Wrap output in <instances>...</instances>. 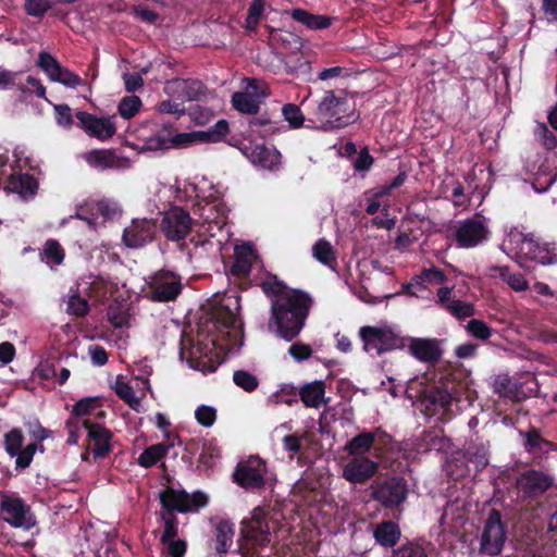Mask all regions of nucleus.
Returning <instances> with one entry per match:
<instances>
[{
	"label": "nucleus",
	"mask_w": 557,
	"mask_h": 557,
	"mask_svg": "<svg viewBox=\"0 0 557 557\" xmlns=\"http://www.w3.org/2000/svg\"><path fill=\"white\" fill-rule=\"evenodd\" d=\"M261 287L272 298L270 327L274 324L280 337L287 342L298 336L305 325L311 305L310 297L288 288L275 276L267 277Z\"/></svg>",
	"instance_id": "1"
},
{
	"label": "nucleus",
	"mask_w": 557,
	"mask_h": 557,
	"mask_svg": "<svg viewBox=\"0 0 557 557\" xmlns=\"http://www.w3.org/2000/svg\"><path fill=\"white\" fill-rule=\"evenodd\" d=\"M359 119L355 97L344 89L326 90L309 113L307 126L330 132L355 123Z\"/></svg>",
	"instance_id": "2"
},
{
	"label": "nucleus",
	"mask_w": 557,
	"mask_h": 557,
	"mask_svg": "<svg viewBox=\"0 0 557 557\" xmlns=\"http://www.w3.org/2000/svg\"><path fill=\"white\" fill-rule=\"evenodd\" d=\"M239 297L235 294L224 295L211 313V323L215 333L212 344L225 346L230 351L243 345V323L238 315Z\"/></svg>",
	"instance_id": "3"
},
{
	"label": "nucleus",
	"mask_w": 557,
	"mask_h": 557,
	"mask_svg": "<svg viewBox=\"0 0 557 557\" xmlns=\"http://www.w3.org/2000/svg\"><path fill=\"white\" fill-rule=\"evenodd\" d=\"M195 135L177 133L174 124H156L148 135H138V148L141 152L162 154L171 149L186 148L193 145Z\"/></svg>",
	"instance_id": "4"
},
{
	"label": "nucleus",
	"mask_w": 557,
	"mask_h": 557,
	"mask_svg": "<svg viewBox=\"0 0 557 557\" xmlns=\"http://www.w3.org/2000/svg\"><path fill=\"white\" fill-rule=\"evenodd\" d=\"M502 250L511 259H515L520 265L527 261H537L544 263L545 250L533 239L531 235L524 234L517 228H512L504 238Z\"/></svg>",
	"instance_id": "5"
},
{
	"label": "nucleus",
	"mask_w": 557,
	"mask_h": 557,
	"mask_svg": "<svg viewBox=\"0 0 557 557\" xmlns=\"http://www.w3.org/2000/svg\"><path fill=\"white\" fill-rule=\"evenodd\" d=\"M363 350L373 357L381 356L400 346L397 332L387 324L366 325L358 331Z\"/></svg>",
	"instance_id": "6"
},
{
	"label": "nucleus",
	"mask_w": 557,
	"mask_h": 557,
	"mask_svg": "<svg viewBox=\"0 0 557 557\" xmlns=\"http://www.w3.org/2000/svg\"><path fill=\"white\" fill-rule=\"evenodd\" d=\"M191 186L196 197L206 202L201 213L203 221L206 223L214 222L215 224H219L220 222L218 219L220 216L223 218L226 212V208L221 200L223 197L222 186L220 184H214L205 176L197 178Z\"/></svg>",
	"instance_id": "7"
},
{
	"label": "nucleus",
	"mask_w": 557,
	"mask_h": 557,
	"mask_svg": "<svg viewBox=\"0 0 557 557\" xmlns=\"http://www.w3.org/2000/svg\"><path fill=\"white\" fill-rule=\"evenodd\" d=\"M0 512L3 521L13 528L29 530L37 523L30 506L16 493L0 494Z\"/></svg>",
	"instance_id": "8"
},
{
	"label": "nucleus",
	"mask_w": 557,
	"mask_h": 557,
	"mask_svg": "<svg viewBox=\"0 0 557 557\" xmlns=\"http://www.w3.org/2000/svg\"><path fill=\"white\" fill-rule=\"evenodd\" d=\"M147 297L156 302L175 300L182 290V277L170 270H159L146 278Z\"/></svg>",
	"instance_id": "9"
},
{
	"label": "nucleus",
	"mask_w": 557,
	"mask_h": 557,
	"mask_svg": "<svg viewBox=\"0 0 557 557\" xmlns=\"http://www.w3.org/2000/svg\"><path fill=\"white\" fill-rule=\"evenodd\" d=\"M164 513L198 511L208 504V497L201 492L187 494L183 490L168 487L160 493Z\"/></svg>",
	"instance_id": "10"
},
{
	"label": "nucleus",
	"mask_w": 557,
	"mask_h": 557,
	"mask_svg": "<svg viewBox=\"0 0 557 557\" xmlns=\"http://www.w3.org/2000/svg\"><path fill=\"white\" fill-rule=\"evenodd\" d=\"M240 535L253 546H264L270 543V527L264 508H253L250 518L242 521Z\"/></svg>",
	"instance_id": "11"
},
{
	"label": "nucleus",
	"mask_w": 557,
	"mask_h": 557,
	"mask_svg": "<svg viewBox=\"0 0 557 557\" xmlns=\"http://www.w3.org/2000/svg\"><path fill=\"white\" fill-rule=\"evenodd\" d=\"M506 541L500 513L493 509L485 522L481 536L480 552L490 556L498 555Z\"/></svg>",
	"instance_id": "12"
},
{
	"label": "nucleus",
	"mask_w": 557,
	"mask_h": 557,
	"mask_svg": "<svg viewBox=\"0 0 557 557\" xmlns=\"http://www.w3.org/2000/svg\"><path fill=\"white\" fill-rule=\"evenodd\" d=\"M79 127L90 137L101 141L108 140L116 133L115 116H96L91 113L78 111L75 114Z\"/></svg>",
	"instance_id": "13"
},
{
	"label": "nucleus",
	"mask_w": 557,
	"mask_h": 557,
	"mask_svg": "<svg viewBox=\"0 0 557 557\" xmlns=\"http://www.w3.org/2000/svg\"><path fill=\"white\" fill-rule=\"evenodd\" d=\"M488 228L482 215L462 221L456 231V240L461 248H472L486 240Z\"/></svg>",
	"instance_id": "14"
},
{
	"label": "nucleus",
	"mask_w": 557,
	"mask_h": 557,
	"mask_svg": "<svg viewBox=\"0 0 557 557\" xmlns=\"http://www.w3.org/2000/svg\"><path fill=\"white\" fill-rule=\"evenodd\" d=\"M157 232L153 219H134L123 231L122 240L128 248H141L150 243Z\"/></svg>",
	"instance_id": "15"
},
{
	"label": "nucleus",
	"mask_w": 557,
	"mask_h": 557,
	"mask_svg": "<svg viewBox=\"0 0 557 557\" xmlns=\"http://www.w3.org/2000/svg\"><path fill=\"white\" fill-rule=\"evenodd\" d=\"M150 389L147 377L136 376L133 382H127L123 376H117L114 391L132 409L137 412L143 411L141 399L145 396L144 391Z\"/></svg>",
	"instance_id": "16"
},
{
	"label": "nucleus",
	"mask_w": 557,
	"mask_h": 557,
	"mask_svg": "<svg viewBox=\"0 0 557 557\" xmlns=\"http://www.w3.org/2000/svg\"><path fill=\"white\" fill-rule=\"evenodd\" d=\"M191 218L189 213L180 207L168 210L161 222V231L164 236L173 242L181 240L189 233Z\"/></svg>",
	"instance_id": "17"
},
{
	"label": "nucleus",
	"mask_w": 557,
	"mask_h": 557,
	"mask_svg": "<svg viewBox=\"0 0 557 557\" xmlns=\"http://www.w3.org/2000/svg\"><path fill=\"white\" fill-rule=\"evenodd\" d=\"M552 485V476L539 470L524 471L516 480L517 492L524 498L539 496Z\"/></svg>",
	"instance_id": "18"
},
{
	"label": "nucleus",
	"mask_w": 557,
	"mask_h": 557,
	"mask_svg": "<svg viewBox=\"0 0 557 557\" xmlns=\"http://www.w3.org/2000/svg\"><path fill=\"white\" fill-rule=\"evenodd\" d=\"M265 472V463L259 457H251L237 467L234 479L245 488H260L264 485Z\"/></svg>",
	"instance_id": "19"
},
{
	"label": "nucleus",
	"mask_w": 557,
	"mask_h": 557,
	"mask_svg": "<svg viewBox=\"0 0 557 557\" xmlns=\"http://www.w3.org/2000/svg\"><path fill=\"white\" fill-rule=\"evenodd\" d=\"M379 465L366 456H352L343 468V478L352 484H362L377 471Z\"/></svg>",
	"instance_id": "20"
},
{
	"label": "nucleus",
	"mask_w": 557,
	"mask_h": 557,
	"mask_svg": "<svg viewBox=\"0 0 557 557\" xmlns=\"http://www.w3.org/2000/svg\"><path fill=\"white\" fill-rule=\"evenodd\" d=\"M85 429L104 418V411L98 398L88 397L77 401L72 410L71 417Z\"/></svg>",
	"instance_id": "21"
},
{
	"label": "nucleus",
	"mask_w": 557,
	"mask_h": 557,
	"mask_svg": "<svg viewBox=\"0 0 557 557\" xmlns=\"http://www.w3.org/2000/svg\"><path fill=\"white\" fill-rule=\"evenodd\" d=\"M373 496L385 507L397 506L406 499L407 487L403 480L394 478L377 485Z\"/></svg>",
	"instance_id": "22"
},
{
	"label": "nucleus",
	"mask_w": 557,
	"mask_h": 557,
	"mask_svg": "<svg viewBox=\"0 0 557 557\" xmlns=\"http://www.w3.org/2000/svg\"><path fill=\"white\" fill-rule=\"evenodd\" d=\"M519 436L522 438L525 451L534 458H542L555 450V445L544 438L535 428H530L528 431H519Z\"/></svg>",
	"instance_id": "23"
},
{
	"label": "nucleus",
	"mask_w": 557,
	"mask_h": 557,
	"mask_svg": "<svg viewBox=\"0 0 557 557\" xmlns=\"http://www.w3.org/2000/svg\"><path fill=\"white\" fill-rule=\"evenodd\" d=\"M246 156L253 165L260 169L274 171L277 170L281 164L280 151L264 145H256L247 149Z\"/></svg>",
	"instance_id": "24"
},
{
	"label": "nucleus",
	"mask_w": 557,
	"mask_h": 557,
	"mask_svg": "<svg viewBox=\"0 0 557 557\" xmlns=\"http://www.w3.org/2000/svg\"><path fill=\"white\" fill-rule=\"evenodd\" d=\"M166 91L176 95L182 100H199L206 95V87L197 79H174L168 83Z\"/></svg>",
	"instance_id": "25"
},
{
	"label": "nucleus",
	"mask_w": 557,
	"mask_h": 557,
	"mask_svg": "<svg viewBox=\"0 0 557 557\" xmlns=\"http://www.w3.org/2000/svg\"><path fill=\"white\" fill-rule=\"evenodd\" d=\"M95 457H104L111 450V433L100 422L85 429Z\"/></svg>",
	"instance_id": "26"
},
{
	"label": "nucleus",
	"mask_w": 557,
	"mask_h": 557,
	"mask_svg": "<svg viewBox=\"0 0 557 557\" xmlns=\"http://www.w3.org/2000/svg\"><path fill=\"white\" fill-rule=\"evenodd\" d=\"M408 348L416 359L423 362H434L442 355L437 339L413 338L410 341Z\"/></svg>",
	"instance_id": "27"
},
{
	"label": "nucleus",
	"mask_w": 557,
	"mask_h": 557,
	"mask_svg": "<svg viewBox=\"0 0 557 557\" xmlns=\"http://www.w3.org/2000/svg\"><path fill=\"white\" fill-rule=\"evenodd\" d=\"M325 384L323 381H313L305 384L298 395L306 407L319 408L324 403Z\"/></svg>",
	"instance_id": "28"
},
{
	"label": "nucleus",
	"mask_w": 557,
	"mask_h": 557,
	"mask_svg": "<svg viewBox=\"0 0 557 557\" xmlns=\"http://www.w3.org/2000/svg\"><path fill=\"white\" fill-rule=\"evenodd\" d=\"M490 277H502L515 292L528 289L529 284L520 273H511L508 267L491 265L487 268Z\"/></svg>",
	"instance_id": "29"
},
{
	"label": "nucleus",
	"mask_w": 557,
	"mask_h": 557,
	"mask_svg": "<svg viewBox=\"0 0 557 557\" xmlns=\"http://www.w3.org/2000/svg\"><path fill=\"white\" fill-rule=\"evenodd\" d=\"M400 529L393 521H383L375 525L373 536L381 546L392 547L400 539Z\"/></svg>",
	"instance_id": "30"
},
{
	"label": "nucleus",
	"mask_w": 557,
	"mask_h": 557,
	"mask_svg": "<svg viewBox=\"0 0 557 557\" xmlns=\"http://www.w3.org/2000/svg\"><path fill=\"white\" fill-rule=\"evenodd\" d=\"M491 387L495 394L503 398H518L519 383L508 374H498L492 379Z\"/></svg>",
	"instance_id": "31"
},
{
	"label": "nucleus",
	"mask_w": 557,
	"mask_h": 557,
	"mask_svg": "<svg viewBox=\"0 0 557 557\" xmlns=\"http://www.w3.org/2000/svg\"><path fill=\"white\" fill-rule=\"evenodd\" d=\"M234 524L227 520H220L214 524L215 550L226 554L233 544Z\"/></svg>",
	"instance_id": "32"
},
{
	"label": "nucleus",
	"mask_w": 557,
	"mask_h": 557,
	"mask_svg": "<svg viewBox=\"0 0 557 557\" xmlns=\"http://www.w3.org/2000/svg\"><path fill=\"white\" fill-rule=\"evenodd\" d=\"M63 301L66 304L65 312L75 315L84 317L89 311L88 301L79 295V284L75 283L71 288L69 295L64 296Z\"/></svg>",
	"instance_id": "33"
},
{
	"label": "nucleus",
	"mask_w": 557,
	"mask_h": 557,
	"mask_svg": "<svg viewBox=\"0 0 557 557\" xmlns=\"http://www.w3.org/2000/svg\"><path fill=\"white\" fill-rule=\"evenodd\" d=\"M257 256L250 245H243L235 250V261L232 272L235 274H248Z\"/></svg>",
	"instance_id": "34"
},
{
	"label": "nucleus",
	"mask_w": 557,
	"mask_h": 557,
	"mask_svg": "<svg viewBox=\"0 0 557 557\" xmlns=\"http://www.w3.org/2000/svg\"><path fill=\"white\" fill-rule=\"evenodd\" d=\"M9 186L23 198L34 196L38 188L36 180L29 174L12 175Z\"/></svg>",
	"instance_id": "35"
},
{
	"label": "nucleus",
	"mask_w": 557,
	"mask_h": 557,
	"mask_svg": "<svg viewBox=\"0 0 557 557\" xmlns=\"http://www.w3.org/2000/svg\"><path fill=\"white\" fill-rule=\"evenodd\" d=\"M376 438L373 432H363L352 437L346 445V451L350 456H363L368 453Z\"/></svg>",
	"instance_id": "36"
},
{
	"label": "nucleus",
	"mask_w": 557,
	"mask_h": 557,
	"mask_svg": "<svg viewBox=\"0 0 557 557\" xmlns=\"http://www.w3.org/2000/svg\"><path fill=\"white\" fill-rule=\"evenodd\" d=\"M292 17L310 29H322L331 25L330 17L320 14H311L301 9L293 10Z\"/></svg>",
	"instance_id": "37"
},
{
	"label": "nucleus",
	"mask_w": 557,
	"mask_h": 557,
	"mask_svg": "<svg viewBox=\"0 0 557 557\" xmlns=\"http://www.w3.org/2000/svg\"><path fill=\"white\" fill-rule=\"evenodd\" d=\"M446 280L447 277L442 270L431 267L422 270L421 273L412 280L409 286H419L425 289L428 285H441L444 284Z\"/></svg>",
	"instance_id": "38"
},
{
	"label": "nucleus",
	"mask_w": 557,
	"mask_h": 557,
	"mask_svg": "<svg viewBox=\"0 0 557 557\" xmlns=\"http://www.w3.org/2000/svg\"><path fill=\"white\" fill-rule=\"evenodd\" d=\"M86 162L98 170L113 169L117 166V158L104 150H94L85 154Z\"/></svg>",
	"instance_id": "39"
},
{
	"label": "nucleus",
	"mask_w": 557,
	"mask_h": 557,
	"mask_svg": "<svg viewBox=\"0 0 557 557\" xmlns=\"http://www.w3.org/2000/svg\"><path fill=\"white\" fill-rule=\"evenodd\" d=\"M312 256L320 263L334 269L336 265V256L333 246L324 238L319 239L312 247Z\"/></svg>",
	"instance_id": "40"
},
{
	"label": "nucleus",
	"mask_w": 557,
	"mask_h": 557,
	"mask_svg": "<svg viewBox=\"0 0 557 557\" xmlns=\"http://www.w3.org/2000/svg\"><path fill=\"white\" fill-rule=\"evenodd\" d=\"M261 98L256 97L249 92L238 91L232 97L233 107L246 114H255L259 109Z\"/></svg>",
	"instance_id": "41"
},
{
	"label": "nucleus",
	"mask_w": 557,
	"mask_h": 557,
	"mask_svg": "<svg viewBox=\"0 0 557 557\" xmlns=\"http://www.w3.org/2000/svg\"><path fill=\"white\" fill-rule=\"evenodd\" d=\"M228 133V123L225 120H219L207 132H190L189 135H195L193 145L198 141H219L224 138Z\"/></svg>",
	"instance_id": "42"
},
{
	"label": "nucleus",
	"mask_w": 557,
	"mask_h": 557,
	"mask_svg": "<svg viewBox=\"0 0 557 557\" xmlns=\"http://www.w3.org/2000/svg\"><path fill=\"white\" fill-rule=\"evenodd\" d=\"M170 446L156 444L146 448L137 459V463L144 468H150L160 461L169 451Z\"/></svg>",
	"instance_id": "43"
},
{
	"label": "nucleus",
	"mask_w": 557,
	"mask_h": 557,
	"mask_svg": "<svg viewBox=\"0 0 557 557\" xmlns=\"http://www.w3.org/2000/svg\"><path fill=\"white\" fill-rule=\"evenodd\" d=\"M298 396V392L293 385L284 384L268 397L267 403L269 406H278L281 404L290 406L297 401Z\"/></svg>",
	"instance_id": "44"
},
{
	"label": "nucleus",
	"mask_w": 557,
	"mask_h": 557,
	"mask_svg": "<svg viewBox=\"0 0 557 557\" xmlns=\"http://www.w3.org/2000/svg\"><path fill=\"white\" fill-rule=\"evenodd\" d=\"M143 108V101L138 96L123 97L117 104V112L124 120L136 116Z\"/></svg>",
	"instance_id": "45"
},
{
	"label": "nucleus",
	"mask_w": 557,
	"mask_h": 557,
	"mask_svg": "<svg viewBox=\"0 0 557 557\" xmlns=\"http://www.w3.org/2000/svg\"><path fill=\"white\" fill-rule=\"evenodd\" d=\"M41 258L50 268H53L63 262L64 250L57 240L51 239L45 244Z\"/></svg>",
	"instance_id": "46"
},
{
	"label": "nucleus",
	"mask_w": 557,
	"mask_h": 557,
	"mask_svg": "<svg viewBox=\"0 0 557 557\" xmlns=\"http://www.w3.org/2000/svg\"><path fill=\"white\" fill-rule=\"evenodd\" d=\"M24 436L20 429H12L4 435L5 450L11 457H16L23 447Z\"/></svg>",
	"instance_id": "47"
},
{
	"label": "nucleus",
	"mask_w": 557,
	"mask_h": 557,
	"mask_svg": "<svg viewBox=\"0 0 557 557\" xmlns=\"http://www.w3.org/2000/svg\"><path fill=\"white\" fill-rule=\"evenodd\" d=\"M233 382L236 386L248 393L253 392L259 385L257 376L245 370L235 371L233 374Z\"/></svg>",
	"instance_id": "48"
},
{
	"label": "nucleus",
	"mask_w": 557,
	"mask_h": 557,
	"mask_svg": "<svg viewBox=\"0 0 557 557\" xmlns=\"http://www.w3.org/2000/svg\"><path fill=\"white\" fill-rule=\"evenodd\" d=\"M282 114L292 128L301 127L306 121V117L300 108L294 103H287L283 106Z\"/></svg>",
	"instance_id": "49"
},
{
	"label": "nucleus",
	"mask_w": 557,
	"mask_h": 557,
	"mask_svg": "<svg viewBox=\"0 0 557 557\" xmlns=\"http://www.w3.org/2000/svg\"><path fill=\"white\" fill-rule=\"evenodd\" d=\"M446 311L458 320L474 315L475 309L471 302L460 299H453Z\"/></svg>",
	"instance_id": "50"
},
{
	"label": "nucleus",
	"mask_w": 557,
	"mask_h": 557,
	"mask_svg": "<svg viewBox=\"0 0 557 557\" xmlns=\"http://www.w3.org/2000/svg\"><path fill=\"white\" fill-rule=\"evenodd\" d=\"M466 330L468 334L480 341H487L493 334V330L487 323L479 319L470 320L466 325Z\"/></svg>",
	"instance_id": "51"
},
{
	"label": "nucleus",
	"mask_w": 557,
	"mask_h": 557,
	"mask_svg": "<svg viewBox=\"0 0 557 557\" xmlns=\"http://www.w3.org/2000/svg\"><path fill=\"white\" fill-rule=\"evenodd\" d=\"M54 4V0H25L24 9L28 15L41 17Z\"/></svg>",
	"instance_id": "52"
},
{
	"label": "nucleus",
	"mask_w": 557,
	"mask_h": 557,
	"mask_svg": "<svg viewBox=\"0 0 557 557\" xmlns=\"http://www.w3.org/2000/svg\"><path fill=\"white\" fill-rule=\"evenodd\" d=\"M54 4V0H25L24 9L28 15L41 17Z\"/></svg>",
	"instance_id": "53"
},
{
	"label": "nucleus",
	"mask_w": 557,
	"mask_h": 557,
	"mask_svg": "<svg viewBox=\"0 0 557 557\" xmlns=\"http://www.w3.org/2000/svg\"><path fill=\"white\" fill-rule=\"evenodd\" d=\"M196 421L203 428H210L216 420V409L212 406L200 405L195 410Z\"/></svg>",
	"instance_id": "54"
},
{
	"label": "nucleus",
	"mask_w": 557,
	"mask_h": 557,
	"mask_svg": "<svg viewBox=\"0 0 557 557\" xmlns=\"http://www.w3.org/2000/svg\"><path fill=\"white\" fill-rule=\"evenodd\" d=\"M38 66L46 73L50 81L55 76L61 64L48 52H40L38 55Z\"/></svg>",
	"instance_id": "55"
},
{
	"label": "nucleus",
	"mask_w": 557,
	"mask_h": 557,
	"mask_svg": "<svg viewBox=\"0 0 557 557\" xmlns=\"http://www.w3.org/2000/svg\"><path fill=\"white\" fill-rule=\"evenodd\" d=\"M52 82L60 83L69 88H75L83 84V81L77 74L66 67H63L62 65L57 72L55 76L52 78Z\"/></svg>",
	"instance_id": "56"
},
{
	"label": "nucleus",
	"mask_w": 557,
	"mask_h": 557,
	"mask_svg": "<svg viewBox=\"0 0 557 557\" xmlns=\"http://www.w3.org/2000/svg\"><path fill=\"white\" fill-rule=\"evenodd\" d=\"M249 128L251 132L259 134L261 137H268L273 135L277 127L267 119L253 117L249 122Z\"/></svg>",
	"instance_id": "57"
},
{
	"label": "nucleus",
	"mask_w": 557,
	"mask_h": 557,
	"mask_svg": "<svg viewBox=\"0 0 557 557\" xmlns=\"http://www.w3.org/2000/svg\"><path fill=\"white\" fill-rule=\"evenodd\" d=\"M534 135L545 148L552 150L557 147L556 136L547 128L544 123L536 124Z\"/></svg>",
	"instance_id": "58"
},
{
	"label": "nucleus",
	"mask_w": 557,
	"mask_h": 557,
	"mask_svg": "<svg viewBox=\"0 0 557 557\" xmlns=\"http://www.w3.org/2000/svg\"><path fill=\"white\" fill-rule=\"evenodd\" d=\"M557 173H546L542 169L539 170L532 187L536 193H544L556 182Z\"/></svg>",
	"instance_id": "59"
},
{
	"label": "nucleus",
	"mask_w": 557,
	"mask_h": 557,
	"mask_svg": "<svg viewBox=\"0 0 557 557\" xmlns=\"http://www.w3.org/2000/svg\"><path fill=\"white\" fill-rule=\"evenodd\" d=\"M97 212L107 220L114 219L121 214V207L112 200H100L94 205Z\"/></svg>",
	"instance_id": "60"
},
{
	"label": "nucleus",
	"mask_w": 557,
	"mask_h": 557,
	"mask_svg": "<svg viewBox=\"0 0 557 557\" xmlns=\"http://www.w3.org/2000/svg\"><path fill=\"white\" fill-rule=\"evenodd\" d=\"M392 557H426L422 546L407 543L393 550Z\"/></svg>",
	"instance_id": "61"
},
{
	"label": "nucleus",
	"mask_w": 557,
	"mask_h": 557,
	"mask_svg": "<svg viewBox=\"0 0 557 557\" xmlns=\"http://www.w3.org/2000/svg\"><path fill=\"white\" fill-rule=\"evenodd\" d=\"M312 352L313 351L310 345L304 344L301 342H296L288 348L289 356L297 362H302L310 359Z\"/></svg>",
	"instance_id": "62"
},
{
	"label": "nucleus",
	"mask_w": 557,
	"mask_h": 557,
	"mask_svg": "<svg viewBox=\"0 0 557 557\" xmlns=\"http://www.w3.org/2000/svg\"><path fill=\"white\" fill-rule=\"evenodd\" d=\"M53 109L58 125L66 129L71 128L73 125L71 108L67 104H54Z\"/></svg>",
	"instance_id": "63"
},
{
	"label": "nucleus",
	"mask_w": 557,
	"mask_h": 557,
	"mask_svg": "<svg viewBox=\"0 0 557 557\" xmlns=\"http://www.w3.org/2000/svg\"><path fill=\"white\" fill-rule=\"evenodd\" d=\"M162 519L164 521V530L161 536V542L166 543L168 541L175 540L177 535V525L173 513H163Z\"/></svg>",
	"instance_id": "64"
}]
</instances>
